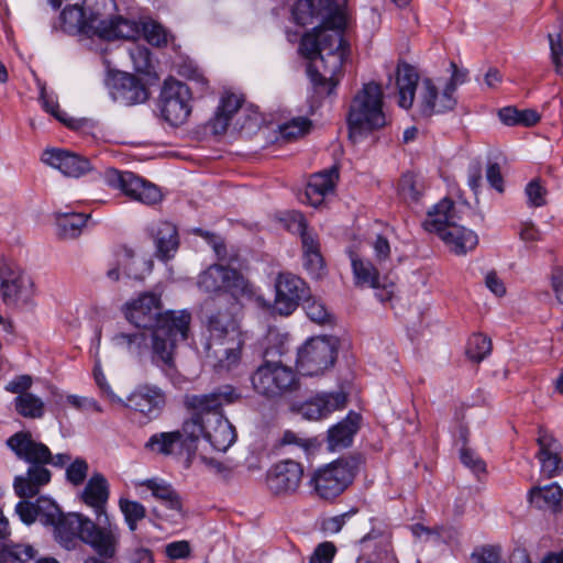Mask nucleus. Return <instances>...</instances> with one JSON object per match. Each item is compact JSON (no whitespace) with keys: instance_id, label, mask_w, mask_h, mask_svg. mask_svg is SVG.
Here are the masks:
<instances>
[{"instance_id":"26","label":"nucleus","mask_w":563,"mask_h":563,"mask_svg":"<svg viewBox=\"0 0 563 563\" xmlns=\"http://www.w3.org/2000/svg\"><path fill=\"white\" fill-rule=\"evenodd\" d=\"M98 25L96 36L102 40H135L141 35V24L122 16L108 19L101 13Z\"/></svg>"},{"instance_id":"45","label":"nucleus","mask_w":563,"mask_h":563,"mask_svg":"<svg viewBox=\"0 0 563 563\" xmlns=\"http://www.w3.org/2000/svg\"><path fill=\"white\" fill-rule=\"evenodd\" d=\"M241 102V98L233 93H228L222 97L217 113L212 120V129L214 133L221 134L227 131L230 120L240 109Z\"/></svg>"},{"instance_id":"52","label":"nucleus","mask_w":563,"mask_h":563,"mask_svg":"<svg viewBox=\"0 0 563 563\" xmlns=\"http://www.w3.org/2000/svg\"><path fill=\"white\" fill-rule=\"evenodd\" d=\"M548 38L555 71L563 75V20L560 22V30L556 33H549Z\"/></svg>"},{"instance_id":"8","label":"nucleus","mask_w":563,"mask_h":563,"mask_svg":"<svg viewBox=\"0 0 563 563\" xmlns=\"http://www.w3.org/2000/svg\"><path fill=\"white\" fill-rule=\"evenodd\" d=\"M308 295L309 287L302 278L288 272L279 273L275 279V299L272 308L280 316H289ZM253 298L260 307H271L262 296L254 295Z\"/></svg>"},{"instance_id":"63","label":"nucleus","mask_w":563,"mask_h":563,"mask_svg":"<svg viewBox=\"0 0 563 563\" xmlns=\"http://www.w3.org/2000/svg\"><path fill=\"white\" fill-rule=\"evenodd\" d=\"M335 553V545L330 541H324L317 545L309 563H332Z\"/></svg>"},{"instance_id":"31","label":"nucleus","mask_w":563,"mask_h":563,"mask_svg":"<svg viewBox=\"0 0 563 563\" xmlns=\"http://www.w3.org/2000/svg\"><path fill=\"white\" fill-rule=\"evenodd\" d=\"M297 231L300 233L306 268L312 274H319L323 267V258L320 254L319 242L308 231L305 218L301 213L294 216Z\"/></svg>"},{"instance_id":"47","label":"nucleus","mask_w":563,"mask_h":563,"mask_svg":"<svg viewBox=\"0 0 563 563\" xmlns=\"http://www.w3.org/2000/svg\"><path fill=\"white\" fill-rule=\"evenodd\" d=\"M14 408L20 416L30 419H40L45 412L44 401L32 393L16 396Z\"/></svg>"},{"instance_id":"44","label":"nucleus","mask_w":563,"mask_h":563,"mask_svg":"<svg viewBox=\"0 0 563 563\" xmlns=\"http://www.w3.org/2000/svg\"><path fill=\"white\" fill-rule=\"evenodd\" d=\"M145 448L162 455H172L177 452L185 453L181 450L180 434L176 430L153 434L146 442Z\"/></svg>"},{"instance_id":"13","label":"nucleus","mask_w":563,"mask_h":563,"mask_svg":"<svg viewBox=\"0 0 563 563\" xmlns=\"http://www.w3.org/2000/svg\"><path fill=\"white\" fill-rule=\"evenodd\" d=\"M118 404L140 413L147 420H154L165 408L166 394L157 385L142 384L137 385L126 399H123V402Z\"/></svg>"},{"instance_id":"27","label":"nucleus","mask_w":563,"mask_h":563,"mask_svg":"<svg viewBox=\"0 0 563 563\" xmlns=\"http://www.w3.org/2000/svg\"><path fill=\"white\" fill-rule=\"evenodd\" d=\"M46 464H31L25 475L15 476L13 488L21 498H31L38 494L41 487L51 481Z\"/></svg>"},{"instance_id":"24","label":"nucleus","mask_w":563,"mask_h":563,"mask_svg":"<svg viewBox=\"0 0 563 563\" xmlns=\"http://www.w3.org/2000/svg\"><path fill=\"white\" fill-rule=\"evenodd\" d=\"M208 336L202 342H220L243 336L231 309L218 310L208 317Z\"/></svg>"},{"instance_id":"20","label":"nucleus","mask_w":563,"mask_h":563,"mask_svg":"<svg viewBox=\"0 0 563 563\" xmlns=\"http://www.w3.org/2000/svg\"><path fill=\"white\" fill-rule=\"evenodd\" d=\"M42 161L68 177H80L91 169L87 158L62 148L45 150Z\"/></svg>"},{"instance_id":"21","label":"nucleus","mask_w":563,"mask_h":563,"mask_svg":"<svg viewBox=\"0 0 563 563\" xmlns=\"http://www.w3.org/2000/svg\"><path fill=\"white\" fill-rule=\"evenodd\" d=\"M111 96L113 100L131 106L146 101L148 92L140 78L121 73L113 78Z\"/></svg>"},{"instance_id":"15","label":"nucleus","mask_w":563,"mask_h":563,"mask_svg":"<svg viewBox=\"0 0 563 563\" xmlns=\"http://www.w3.org/2000/svg\"><path fill=\"white\" fill-rule=\"evenodd\" d=\"M243 345V336L220 342H201L207 362L219 373L232 371L240 364Z\"/></svg>"},{"instance_id":"32","label":"nucleus","mask_w":563,"mask_h":563,"mask_svg":"<svg viewBox=\"0 0 563 563\" xmlns=\"http://www.w3.org/2000/svg\"><path fill=\"white\" fill-rule=\"evenodd\" d=\"M151 233L156 246V256L162 261L172 258L179 245L176 227L170 222L159 221L152 227Z\"/></svg>"},{"instance_id":"43","label":"nucleus","mask_w":563,"mask_h":563,"mask_svg":"<svg viewBox=\"0 0 563 563\" xmlns=\"http://www.w3.org/2000/svg\"><path fill=\"white\" fill-rule=\"evenodd\" d=\"M141 487H146L152 496L161 501L166 508L175 511L181 510V499L178 493L163 479L151 478L142 481L137 484Z\"/></svg>"},{"instance_id":"14","label":"nucleus","mask_w":563,"mask_h":563,"mask_svg":"<svg viewBox=\"0 0 563 563\" xmlns=\"http://www.w3.org/2000/svg\"><path fill=\"white\" fill-rule=\"evenodd\" d=\"M236 395L230 385L221 386L208 394H186L183 398V405L190 415H197L200 418L221 415V408L234 401Z\"/></svg>"},{"instance_id":"25","label":"nucleus","mask_w":563,"mask_h":563,"mask_svg":"<svg viewBox=\"0 0 563 563\" xmlns=\"http://www.w3.org/2000/svg\"><path fill=\"white\" fill-rule=\"evenodd\" d=\"M339 4L344 7L345 0H297L292 7V16L297 24L307 25L319 18L321 22L330 14V8Z\"/></svg>"},{"instance_id":"56","label":"nucleus","mask_w":563,"mask_h":563,"mask_svg":"<svg viewBox=\"0 0 563 563\" xmlns=\"http://www.w3.org/2000/svg\"><path fill=\"white\" fill-rule=\"evenodd\" d=\"M474 563H500L501 548L499 545H482L471 554Z\"/></svg>"},{"instance_id":"37","label":"nucleus","mask_w":563,"mask_h":563,"mask_svg":"<svg viewBox=\"0 0 563 563\" xmlns=\"http://www.w3.org/2000/svg\"><path fill=\"white\" fill-rule=\"evenodd\" d=\"M236 439V432L231 422L222 415H216L212 426L207 427L206 440L212 448L225 452Z\"/></svg>"},{"instance_id":"30","label":"nucleus","mask_w":563,"mask_h":563,"mask_svg":"<svg viewBox=\"0 0 563 563\" xmlns=\"http://www.w3.org/2000/svg\"><path fill=\"white\" fill-rule=\"evenodd\" d=\"M31 285V280L20 271L8 265L0 268V296L7 305L15 303Z\"/></svg>"},{"instance_id":"18","label":"nucleus","mask_w":563,"mask_h":563,"mask_svg":"<svg viewBox=\"0 0 563 563\" xmlns=\"http://www.w3.org/2000/svg\"><path fill=\"white\" fill-rule=\"evenodd\" d=\"M303 467L292 460L276 463L267 474V486L276 495L295 493L300 486Z\"/></svg>"},{"instance_id":"35","label":"nucleus","mask_w":563,"mask_h":563,"mask_svg":"<svg viewBox=\"0 0 563 563\" xmlns=\"http://www.w3.org/2000/svg\"><path fill=\"white\" fill-rule=\"evenodd\" d=\"M456 214L454 202L448 198L442 199L428 211L423 221V228L429 232H435L439 236L446 231L449 225L455 224Z\"/></svg>"},{"instance_id":"42","label":"nucleus","mask_w":563,"mask_h":563,"mask_svg":"<svg viewBox=\"0 0 563 563\" xmlns=\"http://www.w3.org/2000/svg\"><path fill=\"white\" fill-rule=\"evenodd\" d=\"M118 264H122L124 274L133 279H143L153 268L152 260L137 257L128 246L118 250Z\"/></svg>"},{"instance_id":"19","label":"nucleus","mask_w":563,"mask_h":563,"mask_svg":"<svg viewBox=\"0 0 563 563\" xmlns=\"http://www.w3.org/2000/svg\"><path fill=\"white\" fill-rule=\"evenodd\" d=\"M346 405V395L343 391L322 393L302 402L298 412L308 420H320L332 412L343 409Z\"/></svg>"},{"instance_id":"46","label":"nucleus","mask_w":563,"mask_h":563,"mask_svg":"<svg viewBox=\"0 0 563 563\" xmlns=\"http://www.w3.org/2000/svg\"><path fill=\"white\" fill-rule=\"evenodd\" d=\"M88 216L81 212H57L56 224L62 238L73 239L80 234Z\"/></svg>"},{"instance_id":"17","label":"nucleus","mask_w":563,"mask_h":563,"mask_svg":"<svg viewBox=\"0 0 563 563\" xmlns=\"http://www.w3.org/2000/svg\"><path fill=\"white\" fill-rule=\"evenodd\" d=\"M456 97L444 85L440 87L430 78L421 82L418 96V109L422 117L451 111L456 106Z\"/></svg>"},{"instance_id":"49","label":"nucleus","mask_w":563,"mask_h":563,"mask_svg":"<svg viewBox=\"0 0 563 563\" xmlns=\"http://www.w3.org/2000/svg\"><path fill=\"white\" fill-rule=\"evenodd\" d=\"M490 351L492 341L488 336L477 333L473 334L468 339L466 345V354L471 360L475 362H481L490 353Z\"/></svg>"},{"instance_id":"36","label":"nucleus","mask_w":563,"mask_h":563,"mask_svg":"<svg viewBox=\"0 0 563 563\" xmlns=\"http://www.w3.org/2000/svg\"><path fill=\"white\" fill-rule=\"evenodd\" d=\"M360 420L361 416L358 413L350 412L342 421L330 428L328 431L329 449L334 451L350 446L353 437L358 431Z\"/></svg>"},{"instance_id":"2","label":"nucleus","mask_w":563,"mask_h":563,"mask_svg":"<svg viewBox=\"0 0 563 563\" xmlns=\"http://www.w3.org/2000/svg\"><path fill=\"white\" fill-rule=\"evenodd\" d=\"M346 25L344 7L330 8V14L320 25L306 33L300 42V51L311 60L309 78L320 96H330L336 87L345 53L343 30Z\"/></svg>"},{"instance_id":"58","label":"nucleus","mask_w":563,"mask_h":563,"mask_svg":"<svg viewBox=\"0 0 563 563\" xmlns=\"http://www.w3.org/2000/svg\"><path fill=\"white\" fill-rule=\"evenodd\" d=\"M8 559L16 563H30L35 560L36 551L30 544H12L7 547Z\"/></svg>"},{"instance_id":"6","label":"nucleus","mask_w":563,"mask_h":563,"mask_svg":"<svg viewBox=\"0 0 563 563\" xmlns=\"http://www.w3.org/2000/svg\"><path fill=\"white\" fill-rule=\"evenodd\" d=\"M355 472L354 459H340L318 468L311 478V484L320 498L333 499L353 482Z\"/></svg>"},{"instance_id":"16","label":"nucleus","mask_w":563,"mask_h":563,"mask_svg":"<svg viewBox=\"0 0 563 563\" xmlns=\"http://www.w3.org/2000/svg\"><path fill=\"white\" fill-rule=\"evenodd\" d=\"M84 527L82 542L90 545L100 558H114L120 541L119 527L111 523L108 517L102 526L90 519V521H86Z\"/></svg>"},{"instance_id":"4","label":"nucleus","mask_w":563,"mask_h":563,"mask_svg":"<svg viewBox=\"0 0 563 563\" xmlns=\"http://www.w3.org/2000/svg\"><path fill=\"white\" fill-rule=\"evenodd\" d=\"M251 382L258 395L272 400L296 390L299 384L290 366L274 361H264L253 373Z\"/></svg>"},{"instance_id":"50","label":"nucleus","mask_w":563,"mask_h":563,"mask_svg":"<svg viewBox=\"0 0 563 563\" xmlns=\"http://www.w3.org/2000/svg\"><path fill=\"white\" fill-rule=\"evenodd\" d=\"M398 190L400 196L406 201L416 202L419 200L423 191V185L417 176L412 174H406L399 181Z\"/></svg>"},{"instance_id":"39","label":"nucleus","mask_w":563,"mask_h":563,"mask_svg":"<svg viewBox=\"0 0 563 563\" xmlns=\"http://www.w3.org/2000/svg\"><path fill=\"white\" fill-rule=\"evenodd\" d=\"M176 431L181 438V450L190 457L196 453L199 440L206 439L207 426L203 418L190 415Z\"/></svg>"},{"instance_id":"22","label":"nucleus","mask_w":563,"mask_h":563,"mask_svg":"<svg viewBox=\"0 0 563 563\" xmlns=\"http://www.w3.org/2000/svg\"><path fill=\"white\" fill-rule=\"evenodd\" d=\"M110 496V486L101 473H93L86 483L82 492L80 493V500L90 507L100 520L102 516L107 518L106 506Z\"/></svg>"},{"instance_id":"40","label":"nucleus","mask_w":563,"mask_h":563,"mask_svg":"<svg viewBox=\"0 0 563 563\" xmlns=\"http://www.w3.org/2000/svg\"><path fill=\"white\" fill-rule=\"evenodd\" d=\"M113 344L133 356H142L146 351L151 353V336L146 330L134 332H119L112 338Z\"/></svg>"},{"instance_id":"59","label":"nucleus","mask_w":563,"mask_h":563,"mask_svg":"<svg viewBox=\"0 0 563 563\" xmlns=\"http://www.w3.org/2000/svg\"><path fill=\"white\" fill-rule=\"evenodd\" d=\"M141 33L144 34L146 41L155 46L166 44L167 37L163 26L156 22H146L141 25Z\"/></svg>"},{"instance_id":"48","label":"nucleus","mask_w":563,"mask_h":563,"mask_svg":"<svg viewBox=\"0 0 563 563\" xmlns=\"http://www.w3.org/2000/svg\"><path fill=\"white\" fill-rule=\"evenodd\" d=\"M119 508L129 530L134 532L137 529V522L146 516L145 507L139 501L122 497L119 499Z\"/></svg>"},{"instance_id":"60","label":"nucleus","mask_w":563,"mask_h":563,"mask_svg":"<svg viewBox=\"0 0 563 563\" xmlns=\"http://www.w3.org/2000/svg\"><path fill=\"white\" fill-rule=\"evenodd\" d=\"M526 195L528 198V205L531 207H542L547 203L545 196L547 190L545 188L539 183V180L534 179L531 180L526 186Z\"/></svg>"},{"instance_id":"55","label":"nucleus","mask_w":563,"mask_h":563,"mask_svg":"<svg viewBox=\"0 0 563 563\" xmlns=\"http://www.w3.org/2000/svg\"><path fill=\"white\" fill-rule=\"evenodd\" d=\"M129 55L136 71L150 74L152 63L151 54L147 47L133 44L129 48Z\"/></svg>"},{"instance_id":"61","label":"nucleus","mask_w":563,"mask_h":563,"mask_svg":"<svg viewBox=\"0 0 563 563\" xmlns=\"http://www.w3.org/2000/svg\"><path fill=\"white\" fill-rule=\"evenodd\" d=\"M280 446H294L301 450L305 454H307L310 449L313 446V442L310 439L301 438L297 433L287 430L284 432L280 439Z\"/></svg>"},{"instance_id":"41","label":"nucleus","mask_w":563,"mask_h":563,"mask_svg":"<svg viewBox=\"0 0 563 563\" xmlns=\"http://www.w3.org/2000/svg\"><path fill=\"white\" fill-rule=\"evenodd\" d=\"M355 284L357 286H367L371 288H386V284L380 282L377 268L367 260L358 257L354 252H350Z\"/></svg>"},{"instance_id":"7","label":"nucleus","mask_w":563,"mask_h":563,"mask_svg":"<svg viewBox=\"0 0 563 563\" xmlns=\"http://www.w3.org/2000/svg\"><path fill=\"white\" fill-rule=\"evenodd\" d=\"M198 286L206 292L224 290L235 300H252L254 289L252 285L235 269L211 265L199 276ZM225 297L229 298L228 295Z\"/></svg>"},{"instance_id":"64","label":"nucleus","mask_w":563,"mask_h":563,"mask_svg":"<svg viewBox=\"0 0 563 563\" xmlns=\"http://www.w3.org/2000/svg\"><path fill=\"white\" fill-rule=\"evenodd\" d=\"M33 384V378L30 375H20L10 380L5 390L12 394H16L18 396L30 394L29 389Z\"/></svg>"},{"instance_id":"12","label":"nucleus","mask_w":563,"mask_h":563,"mask_svg":"<svg viewBox=\"0 0 563 563\" xmlns=\"http://www.w3.org/2000/svg\"><path fill=\"white\" fill-rule=\"evenodd\" d=\"M93 5L97 9H113L115 7L113 0H93ZM100 18L101 13L98 10L91 11L87 15L82 7L71 4L65 7L62 11L60 26L64 32L69 34L81 33L87 36H96Z\"/></svg>"},{"instance_id":"33","label":"nucleus","mask_w":563,"mask_h":563,"mask_svg":"<svg viewBox=\"0 0 563 563\" xmlns=\"http://www.w3.org/2000/svg\"><path fill=\"white\" fill-rule=\"evenodd\" d=\"M539 452L538 459L541 463V472L548 478L559 474L562 460L559 455V443L549 433L540 431L538 437Z\"/></svg>"},{"instance_id":"53","label":"nucleus","mask_w":563,"mask_h":563,"mask_svg":"<svg viewBox=\"0 0 563 563\" xmlns=\"http://www.w3.org/2000/svg\"><path fill=\"white\" fill-rule=\"evenodd\" d=\"M35 504L38 520L45 526H51L63 514L55 501L49 498L40 497Z\"/></svg>"},{"instance_id":"5","label":"nucleus","mask_w":563,"mask_h":563,"mask_svg":"<svg viewBox=\"0 0 563 563\" xmlns=\"http://www.w3.org/2000/svg\"><path fill=\"white\" fill-rule=\"evenodd\" d=\"M339 341L335 336H314L305 342L297 353V367L303 375L323 374L334 365Z\"/></svg>"},{"instance_id":"11","label":"nucleus","mask_w":563,"mask_h":563,"mask_svg":"<svg viewBox=\"0 0 563 563\" xmlns=\"http://www.w3.org/2000/svg\"><path fill=\"white\" fill-rule=\"evenodd\" d=\"M161 97L163 118L174 126L184 124L191 112L188 86L173 78L167 79Z\"/></svg>"},{"instance_id":"23","label":"nucleus","mask_w":563,"mask_h":563,"mask_svg":"<svg viewBox=\"0 0 563 563\" xmlns=\"http://www.w3.org/2000/svg\"><path fill=\"white\" fill-rule=\"evenodd\" d=\"M90 519L80 514H62L51 526L56 540L66 549L75 547L77 540H84V526Z\"/></svg>"},{"instance_id":"1","label":"nucleus","mask_w":563,"mask_h":563,"mask_svg":"<svg viewBox=\"0 0 563 563\" xmlns=\"http://www.w3.org/2000/svg\"><path fill=\"white\" fill-rule=\"evenodd\" d=\"M123 312L130 323L150 332L152 364L174 386L181 388L186 378L177 369L176 349L179 341L187 339L190 314L186 311L162 312L161 298L153 292H144L126 302Z\"/></svg>"},{"instance_id":"34","label":"nucleus","mask_w":563,"mask_h":563,"mask_svg":"<svg viewBox=\"0 0 563 563\" xmlns=\"http://www.w3.org/2000/svg\"><path fill=\"white\" fill-rule=\"evenodd\" d=\"M440 239L456 255H465L478 243V236L474 231L456 223L449 225L446 231L441 233Z\"/></svg>"},{"instance_id":"51","label":"nucleus","mask_w":563,"mask_h":563,"mask_svg":"<svg viewBox=\"0 0 563 563\" xmlns=\"http://www.w3.org/2000/svg\"><path fill=\"white\" fill-rule=\"evenodd\" d=\"M303 309L308 318L318 324H324L331 320V314L323 302L310 295L303 299Z\"/></svg>"},{"instance_id":"57","label":"nucleus","mask_w":563,"mask_h":563,"mask_svg":"<svg viewBox=\"0 0 563 563\" xmlns=\"http://www.w3.org/2000/svg\"><path fill=\"white\" fill-rule=\"evenodd\" d=\"M88 463L81 457L75 459L66 468V478L74 486L81 485L88 475Z\"/></svg>"},{"instance_id":"54","label":"nucleus","mask_w":563,"mask_h":563,"mask_svg":"<svg viewBox=\"0 0 563 563\" xmlns=\"http://www.w3.org/2000/svg\"><path fill=\"white\" fill-rule=\"evenodd\" d=\"M310 129V121L306 118L299 117L280 125V136L287 141L296 140L303 136Z\"/></svg>"},{"instance_id":"10","label":"nucleus","mask_w":563,"mask_h":563,"mask_svg":"<svg viewBox=\"0 0 563 563\" xmlns=\"http://www.w3.org/2000/svg\"><path fill=\"white\" fill-rule=\"evenodd\" d=\"M7 445L15 453L18 459L30 464H52L63 467L71 461V456L67 453L53 455L44 443L35 441L32 434L26 431H20L11 435L7 440Z\"/></svg>"},{"instance_id":"9","label":"nucleus","mask_w":563,"mask_h":563,"mask_svg":"<svg viewBox=\"0 0 563 563\" xmlns=\"http://www.w3.org/2000/svg\"><path fill=\"white\" fill-rule=\"evenodd\" d=\"M108 186L121 190L126 197L144 205H155L162 200L161 189L132 172L108 168L103 175Z\"/></svg>"},{"instance_id":"28","label":"nucleus","mask_w":563,"mask_h":563,"mask_svg":"<svg viewBox=\"0 0 563 563\" xmlns=\"http://www.w3.org/2000/svg\"><path fill=\"white\" fill-rule=\"evenodd\" d=\"M528 501L537 509L556 516L563 511V489L556 483L533 486L528 492Z\"/></svg>"},{"instance_id":"38","label":"nucleus","mask_w":563,"mask_h":563,"mask_svg":"<svg viewBox=\"0 0 563 563\" xmlns=\"http://www.w3.org/2000/svg\"><path fill=\"white\" fill-rule=\"evenodd\" d=\"M419 80L417 70L407 63H401L397 67V87H398V104L404 109L411 108L416 89Z\"/></svg>"},{"instance_id":"62","label":"nucleus","mask_w":563,"mask_h":563,"mask_svg":"<svg viewBox=\"0 0 563 563\" xmlns=\"http://www.w3.org/2000/svg\"><path fill=\"white\" fill-rule=\"evenodd\" d=\"M66 401L74 408L85 412H102L101 406L93 398L67 395Z\"/></svg>"},{"instance_id":"29","label":"nucleus","mask_w":563,"mask_h":563,"mask_svg":"<svg viewBox=\"0 0 563 563\" xmlns=\"http://www.w3.org/2000/svg\"><path fill=\"white\" fill-rule=\"evenodd\" d=\"M338 179L339 170L336 166L311 175L306 188V197L309 203L313 207L320 206L324 197L334 191Z\"/></svg>"},{"instance_id":"3","label":"nucleus","mask_w":563,"mask_h":563,"mask_svg":"<svg viewBox=\"0 0 563 563\" xmlns=\"http://www.w3.org/2000/svg\"><path fill=\"white\" fill-rule=\"evenodd\" d=\"M383 91L375 82L365 84L354 97L349 112L350 137L356 141L358 136L386 125L383 111Z\"/></svg>"}]
</instances>
